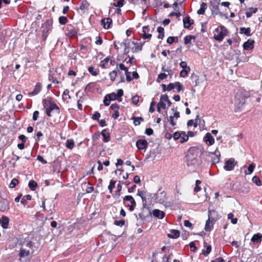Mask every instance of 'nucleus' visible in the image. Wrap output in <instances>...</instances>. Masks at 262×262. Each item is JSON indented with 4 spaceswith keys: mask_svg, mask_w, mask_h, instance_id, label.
Here are the masks:
<instances>
[{
    "mask_svg": "<svg viewBox=\"0 0 262 262\" xmlns=\"http://www.w3.org/2000/svg\"><path fill=\"white\" fill-rule=\"evenodd\" d=\"M42 104L46 110V113L48 117L52 116V112H54L57 115L60 114V110L59 107L53 100L51 97H48L42 101Z\"/></svg>",
    "mask_w": 262,
    "mask_h": 262,
    "instance_id": "nucleus-1",
    "label": "nucleus"
},
{
    "mask_svg": "<svg viewBox=\"0 0 262 262\" xmlns=\"http://www.w3.org/2000/svg\"><path fill=\"white\" fill-rule=\"evenodd\" d=\"M198 152V148L195 147H191L188 149L186 155L188 166L194 165L195 163Z\"/></svg>",
    "mask_w": 262,
    "mask_h": 262,
    "instance_id": "nucleus-2",
    "label": "nucleus"
},
{
    "mask_svg": "<svg viewBox=\"0 0 262 262\" xmlns=\"http://www.w3.org/2000/svg\"><path fill=\"white\" fill-rule=\"evenodd\" d=\"M228 31L226 28L223 26H219L214 31V38L219 41L223 40L224 38L227 35Z\"/></svg>",
    "mask_w": 262,
    "mask_h": 262,
    "instance_id": "nucleus-3",
    "label": "nucleus"
},
{
    "mask_svg": "<svg viewBox=\"0 0 262 262\" xmlns=\"http://www.w3.org/2000/svg\"><path fill=\"white\" fill-rule=\"evenodd\" d=\"M52 21L50 19L47 20L41 26L42 38L43 40H46L48 36L49 33L52 30Z\"/></svg>",
    "mask_w": 262,
    "mask_h": 262,
    "instance_id": "nucleus-4",
    "label": "nucleus"
},
{
    "mask_svg": "<svg viewBox=\"0 0 262 262\" xmlns=\"http://www.w3.org/2000/svg\"><path fill=\"white\" fill-rule=\"evenodd\" d=\"M123 204L126 207L129 208L130 211H133L136 206V203L132 195H126L123 198Z\"/></svg>",
    "mask_w": 262,
    "mask_h": 262,
    "instance_id": "nucleus-5",
    "label": "nucleus"
},
{
    "mask_svg": "<svg viewBox=\"0 0 262 262\" xmlns=\"http://www.w3.org/2000/svg\"><path fill=\"white\" fill-rule=\"evenodd\" d=\"M34 243L32 242H28L25 246H23L19 251V256L20 258L28 256L30 255V249H32Z\"/></svg>",
    "mask_w": 262,
    "mask_h": 262,
    "instance_id": "nucleus-6",
    "label": "nucleus"
},
{
    "mask_svg": "<svg viewBox=\"0 0 262 262\" xmlns=\"http://www.w3.org/2000/svg\"><path fill=\"white\" fill-rule=\"evenodd\" d=\"M154 197L157 203L162 204H164L167 200L166 192L161 188L155 194Z\"/></svg>",
    "mask_w": 262,
    "mask_h": 262,
    "instance_id": "nucleus-7",
    "label": "nucleus"
},
{
    "mask_svg": "<svg viewBox=\"0 0 262 262\" xmlns=\"http://www.w3.org/2000/svg\"><path fill=\"white\" fill-rule=\"evenodd\" d=\"M78 31V28L72 25H68L66 28V34L70 38H73L76 37Z\"/></svg>",
    "mask_w": 262,
    "mask_h": 262,
    "instance_id": "nucleus-8",
    "label": "nucleus"
},
{
    "mask_svg": "<svg viewBox=\"0 0 262 262\" xmlns=\"http://www.w3.org/2000/svg\"><path fill=\"white\" fill-rule=\"evenodd\" d=\"M152 30H150L148 26H145L142 28V34L141 36L144 39L149 40L151 38V33Z\"/></svg>",
    "mask_w": 262,
    "mask_h": 262,
    "instance_id": "nucleus-9",
    "label": "nucleus"
},
{
    "mask_svg": "<svg viewBox=\"0 0 262 262\" xmlns=\"http://www.w3.org/2000/svg\"><path fill=\"white\" fill-rule=\"evenodd\" d=\"M236 162L233 158H230L225 163L224 168L227 171L233 170L235 166Z\"/></svg>",
    "mask_w": 262,
    "mask_h": 262,
    "instance_id": "nucleus-10",
    "label": "nucleus"
},
{
    "mask_svg": "<svg viewBox=\"0 0 262 262\" xmlns=\"http://www.w3.org/2000/svg\"><path fill=\"white\" fill-rule=\"evenodd\" d=\"M9 209V202L8 200L0 198V211H5Z\"/></svg>",
    "mask_w": 262,
    "mask_h": 262,
    "instance_id": "nucleus-11",
    "label": "nucleus"
},
{
    "mask_svg": "<svg viewBox=\"0 0 262 262\" xmlns=\"http://www.w3.org/2000/svg\"><path fill=\"white\" fill-rule=\"evenodd\" d=\"M204 141L208 146H211L214 143V139L211 134L209 133H208L206 134L204 137Z\"/></svg>",
    "mask_w": 262,
    "mask_h": 262,
    "instance_id": "nucleus-12",
    "label": "nucleus"
},
{
    "mask_svg": "<svg viewBox=\"0 0 262 262\" xmlns=\"http://www.w3.org/2000/svg\"><path fill=\"white\" fill-rule=\"evenodd\" d=\"M147 145V142L144 139H139L136 142V146L139 149H146Z\"/></svg>",
    "mask_w": 262,
    "mask_h": 262,
    "instance_id": "nucleus-13",
    "label": "nucleus"
},
{
    "mask_svg": "<svg viewBox=\"0 0 262 262\" xmlns=\"http://www.w3.org/2000/svg\"><path fill=\"white\" fill-rule=\"evenodd\" d=\"M208 219L206 221L205 226V230L206 231H211L213 227V221L210 220V211H208Z\"/></svg>",
    "mask_w": 262,
    "mask_h": 262,
    "instance_id": "nucleus-14",
    "label": "nucleus"
},
{
    "mask_svg": "<svg viewBox=\"0 0 262 262\" xmlns=\"http://www.w3.org/2000/svg\"><path fill=\"white\" fill-rule=\"evenodd\" d=\"M145 42H139L138 40L133 41V43L136 46L134 48H133L132 50L133 52H138L142 50V47Z\"/></svg>",
    "mask_w": 262,
    "mask_h": 262,
    "instance_id": "nucleus-15",
    "label": "nucleus"
},
{
    "mask_svg": "<svg viewBox=\"0 0 262 262\" xmlns=\"http://www.w3.org/2000/svg\"><path fill=\"white\" fill-rule=\"evenodd\" d=\"M254 40L249 39L243 44V48L246 50H251L254 48Z\"/></svg>",
    "mask_w": 262,
    "mask_h": 262,
    "instance_id": "nucleus-16",
    "label": "nucleus"
},
{
    "mask_svg": "<svg viewBox=\"0 0 262 262\" xmlns=\"http://www.w3.org/2000/svg\"><path fill=\"white\" fill-rule=\"evenodd\" d=\"M42 88V86L40 83H37L35 86V88L33 91L31 92H30L28 95L30 96H35L38 94L40 91H41Z\"/></svg>",
    "mask_w": 262,
    "mask_h": 262,
    "instance_id": "nucleus-17",
    "label": "nucleus"
},
{
    "mask_svg": "<svg viewBox=\"0 0 262 262\" xmlns=\"http://www.w3.org/2000/svg\"><path fill=\"white\" fill-rule=\"evenodd\" d=\"M183 21L184 28L187 29L189 28L191 25L193 24L194 23L193 20L191 19L189 16H185L184 17Z\"/></svg>",
    "mask_w": 262,
    "mask_h": 262,
    "instance_id": "nucleus-18",
    "label": "nucleus"
},
{
    "mask_svg": "<svg viewBox=\"0 0 262 262\" xmlns=\"http://www.w3.org/2000/svg\"><path fill=\"white\" fill-rule=\"evenodd\" d=\"M152 215L159 219H162L165 216V213L159 209H154L152 211Z\"/></svg>",
    "mask_w": 262,
    "mask_h": 262,
    "instance_id": "nucleus-19",
    "label": "nucleus"
},
{
    "mask_svg": "<svg viewBox=\"0 0 262 262\" xmlns=\"http://www.w3.org/2000/svg\"><path fill=\"white\" fill-rule=\"evenodd\" d=\"M112 23V19L107 17L106 18H104L101 20V24L103 25V27L105 29H108L110 27L111 24Z\"/></svg>",
    "mask_w": 262,
    "mask_h": 262,
    "instance_id": "nucleus-20",
    "label": "nucleus"
},
{
    "mask_svg": "<svg viewBox=\"0 0 262 262\" xmlns=\"http://www.w3.org/2000/svg\"><path fill=\"white\" fill-rule=\"evenodd\" d=\"M9 219L8 217L3 216L0 220V223L2 227L4 229H7L8 227Z\"/></svg>",
    "mask_w": 262,
    "mask_h": 262,
    "instance_id": "nucleus-21",
    "label": "nucleus"
},
{
    "mask_svg": "<svg viewBox=\"0 0 262 262\" xmlns=\"http://www.w3.org/2000/svg\"><path fill=\"white\" fill-rule=\"evenodd\" d=\"M262 234L260 233L255 234L253 235L251 241L253 243H259L261 242Z\"/></svg>",
    "mask_w": 262,
    "mask_h": 262,
    "instance_id": "nucleus-22",
    "label": "nucleus"
},
{
    "mask_svg": "<svg viewBox=\"0 0 262 262\" xmlns=\"http://www.w3.org/2000/svg\"><path fill=\"white\" fill-rule=\"evenodd\" d=\"M207 8V5L205 3H202L201 4L200 8L198 10L197 13L199 15L204 14Z\"/></svg>",
    "mask_w": 262,
    "mask_h": 262,
    "instance_id": "nucleus-23",
    "label": "nucleus"
},
{
    "mask_svg": "<svg viewBox=\"0 0 262 262\" xmlns=\"http://www.w3.org/2000/svg\"><path fill=\"white\" fill-rule=\"evenodd\" d=\"M258 10L257 8L251 7L248 9L246 12L247 17H250L253 14L256 13Z\"/></svg>",
    "mask_w": 262,
    "mask_h": 262,
    "instance_id": "nucleus-24",
    "label": "nucleus"
},
{
    "mask_svg": "<svg viewBox=\"0 0 262 262\" xmlns=\"http://www.w3.org/2000/svg\"><path fill=\"white\" fill-rule=\"evenodd\" d=\"M101 135L103 137V140L104 142H107L110 140V136L109 133L106 131L105 129L102 130L101 132Z\"/></svg>",
    "mask_w": 262,
    "mask_h": 262,
    "instance_id": "nucleus-25",
    "label": "nucleus"
},
{
    "mask_svg": "<svg viewBox=\"0 0 262 262\" xmlns=\"http://www.w3.org/2000/svg\"><path fill=\"white\" fill-rule=\"evenodd\" d=\"M180 236V232L177 230H171L170 234H168L169 238H176Z\"/></svg>",
    "mask_w": 262,
    "mask_h": 262,
    "instance_id": "nucleus-26",
    "label": "nucleus"
},
{
    "mask_svg": "<svg viewBox=\"0 0 262 262\" xmlns=\"http://www.w3.org/2000/svg\"><path fill=\"white\" fill-rule=\"evenodd\" d=\"M66 147L70 149H72L75 145V142L73 139H68L66 142Z\"/></svg>",
    "mask_w": 262,
    "mask_h": 262,
    "instance_id": "nucleus-27",
    "label": "nucleus"
},
{
    "mask_svg": "<svg viewBox=\"0 0 262 262\" xmlns=\"http://www.w3.org/2000/svg\"><path fill=\"white\" fill-rule=\"evenodd\" d=\"M204 246L206 247V250H203L202 254L204 256H207L211 251V246L210 245H208L207 243H204Z\"/></svg>",
    "mask_w": 262,
    "mask_h": 262,
    "instance_id": "nucleus-28",
    "label": "nucleus"
},
{
    "mask_svg": "<svg viewBox=\"0 0 262 262\" xmlns=\"http://www.w3.org/2000/svg\"><path fill=\"white\" fill-rule=\"evenodd\" d=\"M251 29L250 28H240V33H243L247 36H250L251 35Z\"/></svg>",
    "mask_w": 262,
    "mask_h": 262,
    "instance_id": "nucleus-29",
    "label": "nucleus"
},
{
    "mask_svg": "<svg viewBox=\"0 0 262 262\" xmlns=\"http://www.w3.org/2000/svg\"><path fill=\"white\" fill-rule=\"evenodd\" d=\"M88 71L91 75L95 76H97L99 74V70L93 66H91L88 68Z\"/></svg>",
    "mask_w": 262,
    "mask_h": 262,
    "instance_id": "nucleus-30",
    "label": "nucleus"
},
{
    "mask_svg": "<svg viewBox=\"0 0 262 262\" xmlns=\"http://www.w3.org/2000/svg\"><path fill=\"white\" fill-rule=\"evenodd\" d=\"M89 7V4L88 2L85 0H83L80 3L79 9L81 10H84L85 9H88Z\"/></svg>",
    "mask_w": 262,
    "mask_h": 262,
    "instance_id": "nucleus-31",
    "label": "nucleus"
},
{
    "mask_svg": "<svg viewBox=\"0 0 262 262\" xmlns=\"http://www.w3.org/2000/svg\"><path fill=\"white\" fill-rule=\"evenodd\" d=\"M255 165L254 163H252V164H250L248 167L247 170H246L245 171V173L246 174H251L253 172V171L255 168Z\"/></svg>",
    "mask_w": 262,
    "mask_h": 262,
    "instance_id": "nucleus-32",
    "label": "nucleus"
},
{
    "mask_svg": "<svg viewBox=\"0 0 262 262\" xmlns=\"http://www.w3.org/2000/svg\"><path fill=\"white\" fill-rule=\"evenodd\" d=\"M157 31L159 33L158 38L162 39L164 37V29L162 27H159L157 28Z\"/></svg>",
    "mask_w": 262,
    "mask_h": 262,
    "instance_id": "nucleus-33",
    "label": "nucleus"
},
{
    "mask_svg": "<svg viewBox=\"0 0 262 262\" xmlns=\"http://www.w3.org/2000/svg\"><path fill=\"white\" fill-rule=\"evenodd\" d=\"M49 80L55 84H58L61 82V81L58 80L57 78L54 76V75L52 74L51 73L49 74Z\"/></svg>",
    "mask_w": 262,
    "mask_h": 262,
    "instance_id": "nucleus-34",
    "label": "nucleus"
},
{
    "mask_svg": "<svg viewBox=\"0 0 262 262\" xmlns=\"http://www.w3.org/2000/svg\"><path fill=\"white\" fill-rule=\"evenodd\" d=\"M160 97L161 99L163 100L164 103L166 102L167 103L168 106H170L171 102L167 95H162Z\"/></svg>",
    "mask_w": 262,
    "mask_h": 262,
    "instance_id": "nucleus-35",
    "label": "nucleus"
},
{
    "mask_svg": "<svg viewBox=\"0 0 262 262\" xmlns=\"http://www.w3.org/2000/svg\"><path fill=\"white\" fill-rule=\"evenodd\" d=\"M190 71V68L183 69L180 73V76L181 77L185 78L187 76L188 73Z\"/></svg>",
    "mask_w": 262,
    "mask_h": 262,
    "instance_id": "nucleus-36",
    "label": "nucleus"
},
{
    "mask_svg": "<svg viewBox=\"0 0 262 262\" xmlns=\"http://www.w3.org/2000/svg\"><path fill=\"white\" fill-rule=\"evenodd\" d=\"M110 59V58L109 57H107L101 61L100 63V67H101L102 68H105L106 67V66H107Z\"/></svg>",
    "mask_w": 262,
    "mask_h": 262,
    "instance_id": "nucleus-37",
    "label": "nucleus"
},
{
    "mask_svg": "<svg viewBox=\"0 0 262 262\" xmlns=\"http://www.w3.org/2000/svg\"><path fill=\"white\" fill-rule=\"evenodd\" d=\"M28 186L32 190H35L37 186V183L34 180L29 182Z\"/></svg>",
    "mask_w": 262,
    "mask_h": 262,
    "instance_id": "nucleus-38",
    "label": "nucleus"
},
{
    "mask_svg": "<svg viewBox=\"0 0 262 262\" xmlns=\"http://www.w3.org/2000/svg\"><path fill=\"white\" fill-rule=\"evenodd\" d=\"M181 135L182 136H181V138H180V142L183 143L188 140V136L186 135L185 132H182Z\"/></svg>",
    "mask_w": 262,
    "mask_h": 262,
    "instance_id": "nucleus-39",
    "label": "nucleus"
},
{
    "mask_svg": "<svg viewBox=\"0 0 262 262\" xmlns=\"http://www.w3.org/2000/svg\"><path fill=\"white\" fill-rule=\"evenodd\" d=\"M132 119L134 120V123L136 126L139 125L140 124L141 121H143V119L142 117H133Z\"/></svg>",
    "mask_w": 262,
    "mask_h": 262,
    "instance_id": "nucleus-40",
    "label": "nucleus"
},
{
    "mask_svg": "<svg viewBox=\"0 0 262 262\" xmlns=\"http://www.w3.org/2000/svg\"><path fill=\"white\" fill-rule=\"evenodd\" d=\"M167 77V74H166L164 73H160V74H159V75L158 76L157 81L158 82H160L161 80L166 79Z\"/></svg>",
    "mask_w": 262,
    "mask_h": 262,
    "instance_id": "nucleus-41",
    "label": "nucleus"
},
{
    "mask_svg": "<svg viewBox=\"0 0 262 262\" xmlns=\"http://www.w3.org/2000/svg\"><path fill=\"white\" fill-rule=\"evenodd\" d=\"M234 215L232 213H229L228 214V219L231 220V222L232 224H235L237 223V220L236 218L233 217Z\"/></svg>",
    "mask_w": 262,
    "mask_h": 262,
    "instance_id": "nucleus-42",
    "label": "nucleus"
},
{
    "mask_svg": "<svg viewBox=\"0 0 262 262\" xmlns=\"http://www.w3.org/2000/svg\"><path fill=\"white\" fill-rule=\"evenodd\" d=\"M116 182V181L114 180H111L110 181V184L108 186V189L111 193L112 192L113 188H114L115 187Z\"/></svg>",
    "mask_w": 262,
    "mask_h": 262,
    "instance_id": "nucleus-43",
    "label": "nucleus"
},
{
    "mask_svg": "<svg viewBox=\"0 0 262 262\" xmlns=\"http://www.w3.org/2000/svg\"><path fill=\"white\" fill-rule=\"evenodd\" d=\"M252 182L257 186L261 185L260 179L257 176H254L252 179Z\"/></svg>",
    "mask_w": 262,
    "mask_h": 262,
    "instance_id": "nucleus-44",
    "label": "nucleus"
},
{
    "mask_svg": "<svg viewBox=\"0 0 262 262\" xmlns=\"http://www.w3.org/2000/svg\"><path fill=\"white\" fill-rule=\"evenodd\" d=\"M18 183V180L17 179L14 178L12 180L9 187L11 188H14Z\"/></svg>",
    "mask_w": 262,
    "mask_h": 262,
    "instance_id": "nucleus-45",
    "label": "nucleus"
},
{
    "mask_svg": "<svg viewBox=\"0 0 262 262\" xmlns=\"http://www.w3.org/2000/svg\"><path fill=\"white\" fill-rule=\"evenodd\" d=\"M110 79L112 81H115L116 77L117 75V72L116 71L114 70L112 72H110L109 74Z\"/></svg>",
    "mask_w": 262,
    "mask_h": 262,
    "instance_id": "nucleus-46",
    "label": "nucleus"
},
{
    "mask_svg": "<svg viewBox=\"0 0 262 262\" xmlns=\"http://www.w3.org/2000/svg\"><path fill=\"white\" fill-rule=\"evenodd\" d=\"M106 96L108 97L110 100L112 101L115 100L117 99V95L115 93H112L111 94H106Z\"/></svg>",
    "mask_w": 262,
    "mask_h": 262,
    "instance_id": "nucleus-47",
    "label": "nucleus"
},
{
    "mask_svg": "<svg viewBox=\"0 0 262 262\" xmlns=\"http://www.w3.org/2000/svg\"><path fill=\"white\" fill-rule=\"evenodd\" d=\"M68 22V18L66 16H60L59 18V23L61 25H65Z\"/></svg>",
    "mask_w": 262,
    "mask_h": 262,
    "instance_id": "nucleus-48",
    "label": "nucleus"
},
{
    "mask_svg": "<svg viewBox=\"0 0 262 262\" xmlns=\"http://www.w3.org/2000/svg\"><path fill=\"white\" fill-rule=\"evenodd\" d=\"M192 38L194 37L191 35H187L184 38V43L186 45L189 44Z\"/></svg>",
    "mask_w": 262,
    "mask_h": 262,
    "instance_id": "nucleus-49",
    "label": "nucleus"
},
{
    "mask_svg": "<svg viewBox=\"0 0 262 262\" xmlns=\"http://www.w3.org/2000/svg\"><path fill=\"white\" fill-rule=\"evenodd\" d=\"M175 88L177 89L178 92H180L183 90V85L180 82H175Z\"/></svg>",
    "mask_w": 262,
    "mask_h": 262,
    "instance_id": "nucleus-50",
    "label": "nucleus"
},
{
    "mask_svg": "<svg viewBox=\"0 0 262 262\" xmlns=\"http://www.w3.org/2000/svg\"><path fill=\"white\" fill-rule=\"evenodd\" d=\"M177 108L173 107L171 108V110L174 112L173 117L176 119H178L180 117V113L177 111Z\"/></svg>",
    "mask_w": 262,
    "mask_h": 262,
    "instance_id": "nucleus-51",
    "label": "nucleus"
},
{
    "mask_svg": "<svg viewBox=\"0 0 262 262\" xmlns=\"http://www.w3.org/2000/svg\"><path fill=\"white\" fill-rule=\"evenodd\" d=\"M124 224H125V221L123 220H119V221L116 220L114 222L115 225H116L117 226H120V227H122V226H123L124 225Z\"/></svg>",
    "mask_w": 262,
    "mask_h": 262,
    "instance_id": "nucleus-52",
    "label": "nucleus"
},
{
    "mask_svg": "<svg viewBox=\"0 0 262 262\" xmlns=\"http://www.w3.org/2000/svg\"><path fill=\"white\" fill-rule=\"evenodd\" d=\"M126 79L128 82H130L133 80L132 77L131 76V73L128 71L125 73Z\"/></svg>",
    "mask_w": 262,
    "mask_h": 262,
    "instance_id": "nucleus-53",
    "label": "nucleus"
},
{
    "mask_svg": "<svg viewBox=\"0 0 262 262\" xmlns=\"http://www.w3.org/2000/svg\"><path fill=\"white\" fill-rule=\"evenodd\" d=\"M39 115V112L38 111H35L33 114L32 119L34 121L37 120Z\"/></svg>",
    "mask_w": 262,
    "mask_h": 262,
    "instance_id": "nucleus-54",
    "label": "nucleus"
},
{
    "mask_svg": "<svg viewBox=\"0 0 262 262\" xmlns=\"http://www.w3.org/2000/svg\"><path fill=\"white\" fill-rule=\"evenodd\" d=\"M124 0H119L116 3H114V5L115 7H121L123 6V2Z\"/></svg>",
    "mask_w": 262,
    "mask_h": 262,
    "instance_id": "nucleus-55",
    "label": "nucleus"
},
{
    "mask_svg": "<svg viewBox=\"0 0 262 262\" xmlns=\"http://www.w3.org/2000/svg\"><path fill=\"white\" fill-rule=\"evenodd\" d=\"M111 101L112 100H110V99L108 98L107 96L105 95V97H104V100H103L104 104L105 106H108L110 105V102H111Z\"/></svg>",
    "mask_w": 262,
    "mask_h": 262,
    "instance_id": "nucleus-56",
    "label": "nucleus"
},
{
    "mask_svg": "<svg viewBox=\"0 0 262 262\" xmlns=\"http://www.w3.org/2000/svg\"><path fill=\"white\" fill-rule=\"evenodd\" d=\"M110 107L114 112L118 111L119 108V106L117 103L112 104Z\"/></svg>",
    "mask_w": 262,
    "mask_h": 262,
    "instance_id": "nucleus-57",
    "label": "nucleus"
},
{
    "mask_svg": "<svg viewBox=\"0 0 262 262\" xmlns=\"http://www.w3.org/2000/svg\"><path fill=\"white\" fill-rule=\"evenodd\" d=\"M100 117V114L98 112H95L94 114L93 115L92 119L93 120H98Z\"/></svg>",
    "mask_w": 262,
    "mask_h": 262,
    "instance_id": "nucleus-58",
    "label": "nucleus"
},
{
    "mask_svg": "<svg viewBox=\"0 0 262 262\" xmlns=\"http://www.w3.org/2000/svg\"><path fill=\"white\" fill-rule=\"evenodd\" d=\"M96 40L95 41L96 44H97V45H102L103 41H102L101 37H100V36H98L96 37Z\"/></svg>",
    "mask_w": 262,
    "mask_h": 262,
    "instance_id": "nucleus-59",
    "label": "nucleus"
},
{
    "mask_svg": "<svg viewBox=\"0 0 262 262\" xmlns=\"http://www.w3.org/2000/svg\"><path fill=\"white\" fill-rule=\"evenodd\" d=\"M181 133H180L179 132H176L173 135V138L174 140H177L178 139H180V138H181Z\"/></svg>",
    "mask_w": 262,
    "mask_h": 262,
    "instance_id": "nucleus-60",
    "label": "nucleus"
},
{
    "mask_svg": "<svg viewBox=\"0 0 262 262\" xmlns=\"http://www.w3.org/2000/svg\"><path fill=\"white\" fill-rule=\"evenodd\" d=\"M174 88H175V82L170 83L167 87V90L168 91H170L172 90Z\"/></svg>",
    "mask_w": 262,
    "mask_h": 262,
    "instance_id": "nucleus-61",
    "label": "nucleus"
},
{
    "mask_svg": "<svg viewBox=\"0 0 262 262\" xmlns=\"http://www.w3.org/2000/svg\"><path fill=\"white\" fill-rule=\"evenodd\" d=\"M180 66L183 69L190 68L189 67L187 66V63L185 61H181L180 63Z\"/></svg>",
    "mask_w": 262,
    "mask_h": 262,
    "instance_id": "nucleus-62",
    "label": "nucleus"
},
{
    "mask_svg": "<svg viewBox=\"0 0 262 262\" xmlns=\"http://www.w3.org/2000/svg\"><path fill=\"white\" fill-rule=\"evenodd\" d=\"M190 251L194 252L196 250V247L195 246L194 242H192L189 244Z\"/></svg>",
    "mask_w": 262,
    "mask_h": 262,
    "instance_id": "nucleus-63",
    "label": "nucleus"
},
{
    "mask_svg": "<svg viewBox=\"0 0 262 262\" xmlns=\"http://www.w3.org/2000/svg\"><path fill=\"white\" fill-rule=\"evenodd\" d=\"M157 105H159L160 107H161V108H162L163 109H165L166 108V104H165V103H164V101L163 100H162L161 99H160V102L158 103Z\"/></svg>",
    "mask_w": 262,
    "mask_h": 262,
    "instance_id": "nucleus-64",
    "label": "nucleus"
}]
</instances>
